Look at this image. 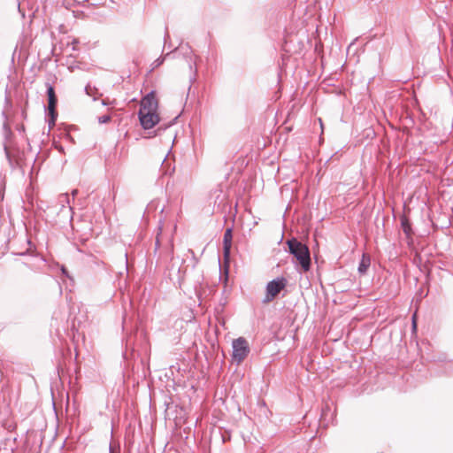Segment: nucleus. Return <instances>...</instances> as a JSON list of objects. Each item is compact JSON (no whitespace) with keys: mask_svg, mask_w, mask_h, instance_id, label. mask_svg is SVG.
I'll list each match as a JSON object with an SVG mask.
<instances>
[{"mask_svg":"<svg viewBox=\"0 0 453 453\" xmlns=\"http://www.w3.org/2000/svg\"><path fill=\"white\" fill-rule=\"evenodd\" d=\"M289 252L296 258L303 272H308L311 268V255L309 248L292 238L287 242Z\"/></svg>","mask_w":453,"mask_h":453,"instance_id":"nucleus-1","label":"nucleus"},{"mask_svg":"<svg viewBox=\"0 0 453 453\" xmlns=\"http://www.w3.org/2000/svg\"><path fill=\"white\" fill-rule=\"evenodd\" d=\"M250 352V347L248 342L242 338L239 337L233 342V358L237 361V363L242 362Z\"/></svg>","mask_w":453,"mask_h":453,"instance_id":"nucleus-2","label":"nucleus"},{"mask_svg":"<svg viewBox=\"0 0 453 453\" xmlns=\"http://www.w3.org/2000/svg\"><path fill=\"white\" fill-rule=\"evenodd\" d=\"M286 286V280L284 278H278L269 281L266 285L265 302L272 301Z\"/></svg>","mask_w":453,"mask_h":453,"instance_id":"nucleus-3","label":"nucleus"},{"mask_svg":"<svg viewBox=\"0 0 453 453\" xmlns=\"http://www.w3.org/2000/svg\"><path fill=\"white\" fill-rule=\"evenodd\" d=\"M139 120L144 129H150L155 127L160 120L157 111H143L138 112Z\"/></svg>","mask_w":453,"mask_h":453,"instance_id":"nucleus-4","label":"nucleus"},{"mask_svg":"<svg viewBox=\"0 0 453 453\" xmlns=\"http://www.w3.org/2000/svg\"><path fill=\"white\" fill-rule=\"evenodd\" d=\"M46 88H47V95H48V100H49L48 110H49V114L50 116V120L49 121V125L51 126V125H55V120H56V117H57V113L55 111V108L57 105V96L55 95L54 88L51 84L46 83Z\"/></svg>","mask_w":453,"mask_h":453,"instance_id":"nucleus-5","label":"nucleus"},{"mask_svg":"<svg viewBox=\"0 0 453 453\" xmlns=\"http://www.w3.org/2000/svg\"><path fill=\"white\" fill-rule=\"evenodd\" d=\"M157 108L158 102L155 93L152 91L142 99L139 111H142V112L146 111H157Z\"/></svg>","mask_w":453,"mask_h":453,"instance_id":"nucleus-6","label":"nucleus"},{"mask_svg":"<svg viewBox=\"0 0 453 453\" xmlns=\"http://www.w3.org/2000/svg\"><path fill=\"white\" fill-rule=\"evenodd\" d=\"M232 229L227 228L225 231L224 238H223V250H224V257L226 258L229 257L231 245H232Z\"/></svg>","mask_w":453,"mask_h":453,"instance_id":"nucleus-7","label":"nucleus"},{"mask_svg":"<svg viewBox=\"0 0 453 453\" xmlns=\"http://www.w3.org/2000/svg\"><path fill=\"white\" fill-rule=\"evenodd\" d=\"M4 136H5L4 149L7 158L11 161V152H10V148H9L10 145H9L8 140H9V137L12 135V130L6 123L4 125Z\"/></svg>","mask_w":453,"mask_h":453,"instance_id":"nucleus-8","label":"nucleus"},{"mask_svg":"<svg viewBox=\"0 0 453 453\" xmlns=\"http://www.w3.org/2000/svg\"><path fill=\"white\" fill-rule=\"evenodd\" d=\"M370 265H371L370 256H368L366 254H363L361 261H360L358 268H357L358 273L360 274H365L367 272Z\"/></svg>","mask_w":453,"mask_h":453,"instance_id":"nucleus-9","label":"nucleus"},{"mask_svg":"<svg viewBox=\"0 0 453 453\" xmlns=\"http://www.w3.org/2000/svg\"><path fill=\"white\" fill-rule=\"evenodd\" d=\"M58 202L61 205L62 208H64L65 206V204H69L70 199H69L68 194L63 193V194L59 195L58 197Z\"/></svg>","mask_w":453,"mask_h":453,"instance_id":"nucleus-10","label":"nucleus"},{"mask_svg":"<svg viewBox=\"0 0 453 453\" xmlns=\"http://www.w3.org/2000/svg\"><path fill=\"white\" fill-rule=\"evenodd\" d=\"M402 227H403V232L407 235L411 234V226L406 219H402Z\"/></svg>","mask_w":453,"mask_h":453,"instance_id":"nucleus-11","label":"nucleus"},{"mask_svg":"<svg viewBox=\"0 0 453 453\" xmlns=\"http://www.w3.org/2000/svg\"><path fill=\"white\" fill-rule=\"evenodd\" d=\"M111 118L110 115H103V116L98 117V122L100 124H105V123H108L111 120Z\"/></svg>","mask_w":453,"mask_h":453,"instance_id":"nucleus-12","label":"nucleus"},{"mask_svg":"<svg viewBox=\"0 0 453 453\" xmlns=\"http://www.w3.org/2000/svg\"><path fill=\"white\" fill-rule=\"evenodd\" d=\"M417 328L416 313L412 316V330L415 331Z\"/></svg>","mask_w":453,"mask_h":453,"instance_id":"nucleus-13","label":"nucleus"},{"mask_svg":"<svg viewBox=\"0 0 453 453\" xmlns=\"http://www.w3.org/2000/svg\"><path fill=\"white\" fill-rule=\"evenodd\" d=\"M4 190L3 188L0 187V203L4 200Z\"/></svg>","mask_w":453,"mask_h":453,"instance_id":"nucleus-14","label":"nucleus"},{"mask_svg":"<svg viewBox=\"0 0 453 453\" xmlns=\"http://www.w3.org/2000/svg\"><path fill=\"white\" fill-rule=\"evenodd\" d=\"M102 104H103L104 105H110V104H113V102H109V101H107V100H103V101H102Z\"/></svg>","mask_w":453,"mask_h":453,"instance_id":"nucleus-15","label":"nucleus"},{"mask_svg":"<svg viewBox=\"0 0 453 453\" xmlns=\"http://www.w3.org/2000/svg\"><path fill=\"white\" fill-rule=\"evenodd\" d=\"M78 194V190L77 189H73L72 191V196L74 197L76 195Z\"/></svg>","mask_w":453,"mask_h":453,"instance_id":"nucleus-16","label":"nucleus"},{"mask_svg":"<svg viewBox=\"0 0 453 453\" xmlns=\"http://www.w3.org/2000/svg\"><path fill=\"white\" fill-rule=\"evenodd\" d=\"M89 88H90L89 86H87L85 88L88 95H90Z\"/></svg>","mask_w":453,"mask_h":453,"instance_id":"nucleus-17","label":"nucleus"}]
</instances>
